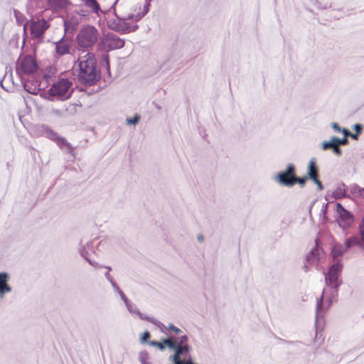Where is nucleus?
Here are the masks:
<instances>
[{
	"instance_id": "1",
	"label": "nucleus",
	"mask_w": 364,
	"mask_h": 364,
	"mask_svg": "<svg viewBox=\"0 0 364 364\" xmlns=\"http://www.w3.org/2000/svg\"><path fill=\"white\" fill-rule=\"evenodd\" d=\"M79 77L85 82L92 84L97 78L96 60L93 53H87L78 59Z\"/></svg>"
},
{
	"instance_id": "2",
	"label": "nucleus",
	"mask_w": 364,
	"mask_h": 364,
	"mask_svg": "<svg viewBox=\"0 0 364 364\" xmlns=\"http://www.w3.org/2000/svg\"><path fill=\"white\" fill-rule=\"evenodd\" d=\"M98 36V31L95 26H85L80 28L77 35V44L80 48H91L97 43Z\"/></svg>"
},
{
	"instance_id": "3",
	"label": "nucleus",
	"mask_w": 364,
	"mask_h": 364,
	"mask_svg": "<svg viewBox=\"0 0 364 364\" xmlns=\"http://www.w3.org/2000/svg\"><path fill=\"white\" fill-rule=\"evenodd\" d=\"M35 58L31 55L19 58L16 63V71L19 74L31 75L37 70Z\"/></svg>"
},
{
	"instance_id": "4",
	"label": "nucleus",
	"mask_w": 364,
	"mask_h": 364,
	"mask_svg": "<svg viewBox=\"0 0 364 364\" xmlns=\"http://www.w3.org/2000/svg\"><path fill=\"white\" fill-rule=\"evenodd\" d=\"M28 25L30 27L31 35L34 38H42L46 31L50 27L48 21L43 18L32 21L30 23L27 22L24 25V30H26V27Z\"/></svg>"
},
{
	"instance_id": "5",
	"label": "nucleus",
	"mask_w": 364,
	"mask_h": 364,
	"mask_svg": "<svg viewBox=\"0 0 364 364\" xmlns=\"http://www.w3.org/2000/svg\"><path fill=\"white\" fill-rule=\"evenodd\" d=\"M296 168L291 164H288L284 171L279 172L275 177V180L281 185L291 187L295 184L294 176Z\"/></svg>"
},
{
	"instance_id": "6",
	"label": "nucleus",
	"mask_w": 364,
	"mask_h": 364,
	"mask_svg": "<svg viewBox=\"0 0 364 364\" xmlns=\"http://www.w3.org/2000/svg\"><path fill=\"white\" fill-rule=\"evenodd\" d=\"M72 82L68 79H60L53 84L49 90V94L51 96L67 97Z\"/></svg>"
},
{
	"instance_id": "7",
	"label": "nucleus",
	"mask_w": 364,
	"mask_h": 364,
	"mask_svg": "<svg viewBox=\"0 0 364 364\" xmlns=\"http://www.w3.org/2000/svg\"><path fill=\"white\" fill-rule=\"evenodd\" d=\"M101 46L104 50L109 51L122 48L124 46V41L114 33H107L102 37Z\"/></svg>"
},
{
	"instance_id": "8",
	"label": "nucleus",
	"mask_w": 364,
	"mask_h": 364,
	"mask_svg": "<svg viewBox=\"0 0 364 364\" xmlns=\"http://www.w3.org/2000/svg\"><path fill=\"white\" fill-rule=\"evenodd\" d=\"M342 266L340 263L333 264L326 276V283L333 288H337L340 285V281L338 279L339 273L341 271Z\"/></svg>"
},
{
	"instance_id": "9",
	"label": "nucleus",
	"mask_w": 364,
	"mask_h": 364,
	"mask_svg": "<svg viewBox=\"0 0 364 364\" xmlns=\"http://www.w3.org/2000/svg\"><path fill=\"white\" fill-rule=\"evenodd\" d=\"M71 41L68 38H62L55 43V51L59 55H64L70 52Z\"/></svg>"
},
{
	"instance_id": "10",
	"label": "nucleus",
	"mask_w": 364,
	"mask_h": 364,
	"mask_svg": "<svg viewBox=\"0 0 364 364\" xmlns=\"http://www.w3.org/2000/svg\"><path fill=\"white\" fill-rule=\"evenodd\" d=\"M187 341L188 338L186 336H181L178 343L176 341V350L175 353H177L180 350L179 358L183 353H187L190 350V346L188 345Z\"/></svg>"
},
{
	"instance_id": "11",
	"label": "nucleus",
	"mask_w": 364,
	"mask_h": 364,
	"mask_svg": "<svg viewBox=\"0 0 364 364\" xmlns=\"http://www.w3.org/2000/svg\"><path fill=\"white\" fill-rule=\"evenodd\" d=\"M306 176L312 181L318 178V168L316 166V160L314 159H311L309 161Z\"/></svg>"
},
{
	"instance_id": "12",
	"label": "nucleus",
	"mask_w": 364,
	"mask_h": 364,
	"mask_svg": "<svg viewBox=\"0 0 364 364\" xmlns=\"http://www.w3.org/2000/svg\"><path fill=\"white\" fill-rule=\"evenodd\" d=\"M319 257L320 251L317 247H315L306 255V262L309 265H314L318 262Z\"/></svg>"
},
{
	"instance_id": "13",
	"label": "nucleus",
	"mask_w": 364,
	"mask_h": 364,
	"mask_svg": "<svg viewBox=\"0 0 364 364\" xmlns=\"http://www.w3.org/2000/svg\"><path fill=\"white\" fill-rule=\"evenodd\" d=\"M9 276L6 273H0V294L9 292L11 287L7 284Z\"/></svg>"
},
{
	"instance_id": "14",
	"label": "nucleus",
	"mask_w": 364,
	"mask_h": 364,
	"mask_svg": "<svg viewBox=\"0 0 364 364\" xmlns=\"http://www.w3.org/2000/svg\"><path fill=\"white\" fill-rule=\"evenodd\" d=\"M346 250V246L343 247L341 245L336 244L331 250L332 256L337 258L341 256Z\"/></svg>"
},
{
	"instance_id": "15",
	"label": "nucleus",
	"mask_w": 364,
	"mask_h": 364,
	"mask_svg": "<svg viewBox=\"0 0 364 364\" xmlns=\"http://www.w3.org/2000/svg\"><path fill=\"white\" fill-rule=\"evenodd\" d=\"M84 3L87 7L91 9L95 13H97L100 9L96 0H84Z\"/></svg>"
},
{
	"instance_id": "16",
	"label": "nucleus",
	"mask_w": 364,
	"mask_h": 364,
	"mask_svg": "<svg viewBox=\"0 0 364 364\" xmlns=\"http://www.w3.org/2000/svg\"><path fill=\"white\" fill-rule=\"evenodd\" d=\"M181 353V350L177 353H174L173 355H172L170 359L174 363V364H193L191 360H181V357L179 358V353Z\"/></svg>"
},
{
	"instance_id": "17",
	"label": "nucleus",
	"mask_w": 364,
	"mask_h": 364,
	"mask_svg": "<svg viewBox=\"0 0 364 364\" xmlns=\"http://www.w3.org/2000/svg\"><path fill=\"white\" fill-rule=\"evenodd\" d=\"M360 245V241L356 237H351L345 241L346 249H348L352 246Z\"/></svg>"
},
{
	"instance_id": "18",
	"label": "nucleus",
	"mask_w": 364,
	"mask_h": 364,
	"mask_svg": "<svg viewBox=\"0 0 364 364\" xmlns=\"http://www.w3.org/2000/svg\"><path fill=\"white\" fill-rule=\"evenodd\" d=\"M78 25V21L73 20V18L65 21V28L66 31H73Z\"/></svg>"
},
{
	"instance_id": "19",
	"label": "nucleus",
	"mask_w": 364,
	"mask_h": 364,
	"mask_svg": "<svg viewBox=\"0 0 364 364\" xmlns=\"http://www.w3.org/2000/svg\"><path fill=\"white\" fill-rule=\"evenodd\" d=\"M49 3L55 9H62L65 6L67 0H49Z\"/></svg>"
},
{
	"instance_id": "20",
	"label": "nucleus",
	"mask_w": 364,
	"mask_h": 364,
	"mask_svg": "<svg viewBox=\"0 0 364 364\" xmlns=\"http://www.w3.org/2000/svg\"><path fill=\"white\" fill-rule=\"evenodd\" d=\"M164 346H167L168 348L175 349L176 350V341L173 338H168L162 341Z\"/></svg>"
},
{
	"instance_id": "21",
	"label": "nucleus",
	"mask_w": 364,
	"mask_h": 364,
	"mask_svg": "<svg viewBox=\"0 0 364 364\" xmlns=\"http://www.w3.org/2000/svg\"><path fill=\"white\" fill-rule=\"evenodd\" d=\"M337 144L336 141V137L332 138L331 141H324L322 144L323 149L326 150L328 148H336Z\"/></svg>"
},
{
	"instance_id": "22",
	"label": "nucleus",
	"mask_w": 364,
	"mask_h": 364,
	"mask_svg": "<svg viewBox=\"0 0 364 364\" xmlns=\"http://www.w3.org/2000/svg\"><path fill=\"white\" fill-rule=\"evenodd\" d=\"M358 232L361 242L364 244V215L358 224Z\"/></svg>"
},
{
	"instance_id": "23",
	"label": "nucleus",
	"mask_w": 364,
	"mask_h": 364,
	"mask_svg": "<svg viewBox=\"0 0 364 364\" xmlns=\"http://www.w3.org/2000/svg\"><path fill=\"white\" fill-rule=\"evenodd\" d=\"M307 178L308 176L299 178L296 175L294 176L295 183H298L301 187H303L305 185Z\"/></svg>"
},
{
	"instance_id": "24",
	"label": "nucleus",
	"mask_w": 364,
	"mask_h": 364,
	"mask_svg": "<svg viewBox=\"0 0 364 364\" xmlns=\"http://www.w3.org/2000/svg\"><path fill=\"white\" fill-rule=\"evenodd\" d=\"M58 144L60 146H65L68 149H72L70 144H69L64 138H58Z\"/></svg>"
},
{
	"instance_id": "25",
	"label": "nucleus",
	"mask_w": 364,
	"mask_h": 364,
	"mask_svg": "<svg viewBox=\"0 0 364 364\" xmlns=\"http://www.w3.org/2000/svg\"><path fill=\"white\" fill-rule=\"evenodd\" d=\"M342 132L344 134V136H351L353 139H358V136L359 134L358 133H355V134H352L350 133L348 130L346 129H342Z\"/></svg>"
},
{
	"instance_id": "26",
	"label": "nucleus",
	"mask_w": 364,
	"mask_h": 364,
	"mask_svg": "<svg viewBox=\"0 0 364 364\" xmlns=\"http://www.w3.org/2000/svg\"><path fill=\"white\" fill-rule=\"evenodd\" d=\"M149 344L151 346H156L160 350H164V346L163 342H159V341H150Z\"/></svg>"
},
{
	"instance_id": "27",
	"label": "nucleus",
	"mask_w": 364,
	"mask_h": 364,
	"mask_svg": "<svg viewBox=\"0 0 364 364\" xmlns=\"http://www.w3.org/2000/svg\"><path fill=\"white\" fill-rule=\"evenodd\" d=\"M139 119H140L139 116V115H136L133 118L127 119V124H136L139 122Z\"/></svg>"
},
{
	"instance_id": "28",
	"label": "nucleus",
	"mask_w": 364,
	"mask_h": 364,
	"mask_svg": "<svg viewBox=\"0 0 364 364\" xmlns=\"http://www.w3.org/2000/svg\"><path fill=\"white\" fill-rule=\"evenodd\" d=\"M168 330L173 331L176 334H178L181 332V329L178 327L174 326L173 324L170 323L168 327L167 328Z\"/></svg>"
},
{
	"instance_id": "29",
	"label": "nucleus",
	"mask_w": 364,
	"mask_h": 364,
	"mask_svg": "<svg viewBox=\"0 0 364 364\" xmlns=\"http://www.w3.org/2000/svg\"><path fill=\"white\" fill-rule=\"evenodd\" d=\"M81 106H79L75 104L70 105L69 107L67 108V110L70 112H72L73 111L77 112V108H80Z\"/></svg>"
},
{
	"instance_id": "30",
	"label": "nucleus",
	"mask_w": 364,
	"mask_h": 364,
	"mask_svg": "<svg viewBox=\"0 0 364 364\" xmlns=\"http://www.w3.org/2000/svg\"><path fill=\"white\" fill-rule=\"evenodd\" d=\"M336 141L337 146L344 145V144H347L348 139H346V136H345L342 139H338V138L336 137Z\"/></svg>"
},
{
	"instance_id": "31",
	"label": "nucleus",
	"mask_w": 364,
	"mask_h": 364,
	"mask_svg": "<svg viewBox=\"0 0 364 364\" xmlns=\"http://www.w3.org/2000/svg\"><path fill=\"white\" fill-rule=\"evenodd\" d=\"M151 335L149 331H145L141 336V341L146 342L150 338Z\"/></svg>"
},
{
	"instance_id": "32",
	"label": "nucleus",
	"mask_w": 364,
	"mask_h": 364,
	"mask_svg": "<svg viewBox=\"0 0 364 364\" xmlns=\"http://www.w3.org/2000/svg\"><path fill=\"white\" fill-rule=\"evenodd\" d=\"M313 181L318 186V189L321 191L323 190V185H322V183L321 181L318 179V178L313 180Z\"/></svg>"
},
{
	"instance_id": "33",
	"label": "nucleus",
	"mask_w": 364,
	"mask_h": 364,
	"mask_svg": "<svg viewBox=\"0 0 364 364\" xmlns=\"http://www.w3.org/2000/svg\"><path fill=\"white\" fill-rule=\"evenodd\" d=\"M321 307H322V297H321L320 299H318L317 300L316 309H317L318 314H320Z\"/></svg>"
},
{
	"instance_id": "34",
	"label": "nucleus",
	"mask_w": 364,
	"mask_h": 364,
	"mask_svg": "<svg viewBox=\"0 0 364 364\" xmlns=\"http://www.w3.org/2000/svg\"><path fill=\"white\" fill-rule=\"evenodd\" d=\"M362 126L359 124H355L354 126V129L356 133L358 134H360L361 133V131H362Z\"/></svg>"
},
{
	"instance_id": "35",
	"label": "nucleus",
	"mask_w": 364,
	"mask_h": 364,
	"mask_svg": "<svg viewBox=\"0 0 364 364\" xmlns=\"http://www.w3.org/2000/svg\"><path fill=\"white\" fill-rule=\"evenodd\" d=\"M333 128L336 131V132H342V129L340 128L339 125L337 124V123H333Z\"/></svg>"
},
{
	"instance_id": "36",
	"label": "nucleus",
	"mask_w": 364,
	"mask_h": 364,
	"mask_svg": "<svg viewBox=\"0 0 364 364\" xmlns=\"http://www.w3.org/2000/svg\"><path fill=\"white\" fill-rule=\"evenodd\" d=\"M335 194L340 197L344 196V193L343 192V191L341 189L336 191Z\"/></svg>"
},
{
	"instance_id": "37",
	"label": "nucleus",
	"mask_w": 364,
	"mask_h": 364,
	"mask_svg": "<svg viewBox=\"0 0 364 364\" xmlns=\"http://www.w3.org/2000/svg\"><path fill=\"white\" fill-rule=\"evenodd\" d=\"M338 208H341L342 210H343L344 212H346V214H347L348 218L351 220L352 217L348 214V213H347V212L343 209V208L341 206V205L338 204Z\"/></svg>"
},
{
	"instance_id": "38",
	"label": "nucleus",
	"mask_w": 364,
	"mask_h": 364,
	"mask_svg": "<svg viewBox=\"0 0 364 364\" xmlns=\"http://www.w3.org/2000/svg\"><path fill=\"white\" fill-rule=\"evenodd\" d=\"M339 146H336V148H333V151L337 154H341V150L338 147Z\"/></svg>"
},
{
	"instance_id": "39",
	"label": "nucleus",
	"mask_w": 364,
	"mask_h": 364,
	"mask_svg": "<svg viewBox=\"0 0 364 364\" xmlns=\"http://www.w3.org/2000/svg\"><path fill=\"white\" fill-rule=\"evenodd\" d=\"M24 87H25V89H26L28 92H29L30 93H32V94H36V90H35L34 91H30V90L27 88V87H28V85H27V84H25Z\"/></svg>"
},
{
	"instance_id": "40",
	"label": "nucleus",
	"mask_w": 364,
	"mask_h": 364,
	"mask_svg": "<svg viewBox=\"0 0 364 364\" xmlns=\"http://www.w3.org/2000/svg\"><path fill=\"white\" fill-rule=\"evenodd\" d=\"M198 239L199 241L203 242V237L201 235H200L198 236Z\"/></svg>"
},
{
	"instance_id": "41",
	"label": "nucleus",
	"mask_w": 364,
	"mask_h": 364,
	"mask_svg": "<svg viewBox=\"0 0 364 364\" xmlns=\"http://www.w3.org/2000/svg\"><path fill=\"white\" fill-rule=\"evenodd\" d=\"M107 58H108V56L107 55V56H106V60H107ZM107 61L108 62V60H107Z\"/></svg>"
},
{
	"instance_id": "42",
	"label": "nucleus",
	"mask_w": 364,
	"mask_h": 364,
	"mask_svg": "<svg viewBox=\"0 0 364 364\" xmlns=\"http://www.w3.org/2000/svg\"><path fill=\"white\" fill-rule=\"evenodd\" d=\"M151 0H148L149 3L151 1Z\"/></svg>"
}]
</instances>
